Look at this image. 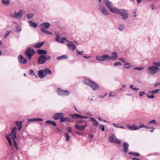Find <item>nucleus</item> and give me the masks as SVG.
I'll use <instances>...</instances> for the list:
<instances>
[{
	"label": "nucleus",
	"mask_w": 160,
	"mask_h": 160,
	"mask_svg": "<svg viewBox=\"0 0 160 160\" xmlns=\"http://www.w3.org/2000/svg\"><path fill=\"white\" fill-rule=\"evenodd\" d=\"M118 56L117 53L116 52H112L111 53V56L107 54L102 55V56L97 55L95 57L96 60L100 62L110 61L111 60H115L118 58Z\"/></svg>",
	"instance_id": "obj_1"
},
{
	"label": "nucleus",
	"mask_w": 160,
	"mask_h": 160,
	"mask_svg": "<svg viewBox=\"0 0 160 160\" xmlns=\"http://www.w3.org/2000/svg\"><path fill=\"white\" fill-rule=\"evenodd\" d=\"M82 82L84 84L90 87L93 91L97 90L99 88L98 84L94 82L89 79H84L82 81Z\"/></svg>",
	"instance_id": "obj_2"
},
{
	"label": "nucleus",
	"mask_w": 160,
	"mask_h": 160,
	"mask_svg": "<svg viewBox=\"0 0 160 160\" xmlns=\"http://www.w3.org/2000/svg\"><path fill=\"white\" fill-rule=\"evenodd\" d=\"M11 135H12V138L14 142V145L12 146V149L13 150L15 151V152L18 149L17 145L15 139H17V129L16 127H14L12 129Z\"/></svg>",
	"instance_id": "obj_3"
},
{
	"label": "nucleus",
	"mask_w": 160,
	"mask_h": 160,
	"mask_svg": "<svg viewBox=\"0 0 160 160\" xmlns=\"http://www.w3.org/2000/svg\"><path fill=\"white\" fill-rule=\"evenodd\" d=\"M87 126L86 122L82 120H78L76 122L75 126L76 129L79 130H84Z\"/></svg>",
	"instance_id": "obj_4"
},
{
	"label": "nucleus",
	"mask_w": 160,
	"mask_h": 160,
	"mask_svg": "<svg viewBox=\"0 0 160 160\" xmlns=\"http://www.w3.org/2000/svg\"><path fill=\"white\" fill-rule=\"evenodd\" d=\"M52 73L51 71L48 68H45L43 69L38 71V74L39 77L42 78L48 74H50Z\"/></svg>",
	"instance_id": "obj_5"
},
{
	"label": "nucleus",
	"mask_w": 160,
	"mask_h": 160,
	"mask_svg": "<svg viewBox=\"0 0 160 160\" xmlns=\"http://www.w3.org/2000/svg\"><path fill=\"white\" fill-rule=\"evenodd\" d=\"M51 58V57L50 56L48 55L45 56L43 55H41L38 58V63L39 64H42L46 62V61L49 60Z\"/></svg>",
	"instance_id": "obj_6"
},
{
	"label": "nucleus",
	"mask_w": 160,
	"mask_h": 160,
	"mask_svg": "<svg viewBox=\"0 0 160 160\" xmlns=\"http://www.w3.org/2000/svg\"><path fill=\"white\" fill-rule=\"evenodd\" d=\"M57 94L59 96H69L71 93L70 91L67 90H63L60 88L57 89Z\"/></svg>",
	"instance_id": "obj_7"
},
{
	"label": "nucleus",
	"mask_w": 160,
	"mask_h": 160,
	"mask_svg": "<svg viewBox=\"0 0 160 160\" xmlns=\"http://www.w3.org/2000/svg\"><path fill=\"white\" fill-rule=\"evenodd\" d=\"M98 6L99 10L104 15L106 16L109 14L107 10L102 3H99Z\"/></svg>",
	"instance_id": "obj_8"
},
{
	"label": "nucleus",
	"mask_w": 160,
	"mask_h": 160,
	"mask_svg": "<svg viewBox=\"0 0 160 160\" xmlns=\"http://www.w3.org/2000/svg\"><path fill=\"white\" fill-rule=\"evenodd\" d=\"M35 53V52L33 49L28 48H27L25 54L29 59H31L32 57Z\"/></svg>",
	"instance_id": "obj_9"
},
{
	"label": "nucleus",
	"mask_w": 160,
	"mask_h": 160,
	"mask_svg": "<svg viewBox=\"0 0 160 160\" xmlns=\"http://www.w3.org/2000/svg\"><path fill=\"white\" fill-rule=\"evenodd\" d=\"M118 14L121 15L122 16L123 19H126L128 17V11L125 9H119Z\"/></svg>",
	"instance_id": "obj_10"
},
{
	"label": "nucleus",
	"mask_w": 160,
	"mask_h": 160,
	"mask_svg": "<svg viewBox=\"0 0 160 160\" xmlns=\"http://www.w3.org/2000/svg\"><path fill=\"white\" fill-rule=\"evenodd\" d=\"M108 140L111 143H116L119 145L121 143V142L117 139L116 136L114 134L112 135L108 138Z\"/></svg>",
	"instance_id": "obj_11"
},
{
	"label": "nucleus",
	"mask_w": 160,
	"mask_h": 160,
	"mask_svg": "<svg viewBox=\"0 0 160 160\" xmlns=\"http://www.w3.org/2000/svg\"><path fill=\"white\" fill-rule=\"evenodd\" d=\"M147 72L149 74L152 75L157 72L155 67L153 64L152 66L149 67L148 68Z\"/></svg>",
	"instance_id": "obj_12"
},
{
	"label": "nucleus",
	"mask_w": 160,
	"mask_h": 160,
	"mask_svg": "<svg viewBox=\"0 0 160 160\" xmlns=\"http://www.w3.org/2000/svg\"><path fill=\"white\" fill-rule=\"evenodd\" d=\"M18 61L20 63L23 64H26L28 62L27 59L24 58L21 55H19L18 56Z\"/></svg>",
	"instance_id": "obj_13"
},
{
	"label": "nucleus",
	"mask_w": 160,
	"mask_h": 160,
	"mask_svg": "<svg viewBox=\"0 0 160 160\" xmlns=\"http://www.w3.org/2000/svg\"><path fill=\"white\" fill-rule=\"evenodd\" d=\"M64 114L63 113H56L54 114L52 117L53 118L54 120H58L59 119H61L62 116H64Z\"/></svg>",
	"instance_id": "obj_14"
},
{
	"label": "nucleus",
	"mask_w": 160,
	"mask_h": 160,
	"mask_svg": "<svg viewBox=\"0 0 160 160\" xmlns=\"http://www.w3.org/2000/svg\"><path fill=\"white\" fill-rule=\"evenodd\" d=\"M67 45L69 49L72 51H74L76 48L75 45L72 42H70L68 43L67 44Z\"/></svg>",
	"instance_id": "obj_15"
},
{
	"label": "nucleus",
	"mask_w": 160,
	"mask_h": 160,
	"mask_svg": "<svg viewBox=\"0 0 160 160\" xmlns=\"http://www.w3.org/2000/svg\"><path fill=\"white\" fill-rule=\"evenodd\" d=\"M103 2L109 10L113 6L112 3L108 0H103Z\"/></svg>",
	"instance_id": "obj_16"
},
{
	"label": "nucleus",
	"mask_w": 160,
	"mask_h": 160,
	"mask_svg": "<svg viewBox=\"0 0 160 160\" xmlns=\"http://www.w3.org/2000/svg\"><path fill=\"white\" fill-rule=\"evenodd\" d=\"M71 119L68 117H64L62 116L60 119V122H71Z\"/></svg>",
	"instance_id": "obj_17"
},
{
	"label": "nucleus",
	"mask_w": 160,
	"mask_h": 160,
	"mask_svg": "<svg viewBox=\"0 0 160 160\" xmlns=\"http://www.w3.org/2000/svg\"><path fill=\"white\" fill-rule=\"evenodd\" d=\"M41 28L48 29L50 26V24L48 22H46L41 23L40 24Z\"/></svg>",
	"instance_id": "obj_18"
},
{
	"label": "nucleus",
	"mask_w": 160,
	"mask_h": 160,
	"mask_svg": "<svg viewBox=\"0 0 160 160\" xmlns=\"http://www.w3.org/2000/svg\"><path fill=\"white\" fill-rule=\"evenodd\" d=\"M15 123L16 124L17 127L18 129V131L20 130L22 127V122L21 121H16L15 122Z\"/></svg>",
	"instance_id": "obj_19"
},
{
	"label": "nucleus",
	"mask_w": 160,
	"mask_h": 160,
	"mask_svg": "<svg viewBox=\"0 0 160 160\" xmlns=\"http://www.w3.org/2000/svg\"><path fill=\"white\" fill-rule=\"evenodd\" d=\"M153 64L154 65L157 72H160V62H153Z\"/></svg>",
	"instance_id": "obj_20"
},
{
	"label": "nucleus",
	"mask_w": 160,
	"mask_h": 160,
	"mask_svg": "<svg viewBox=\"0 0 160 160\" xmlns=\"http://www.w3.org/2000/svg\"><path fill=\"white\" fill-rule=\"evenodd\" d=\"M123 146L124 149L123 150V151L125 153H126L128 152L129 145L128 143L126 142H125L123 144Z\"/></svg>",
	"instance_id": "obj_21"
},
{
	"label": "nucleus",
	"mask_w": 160,
	"mask_h": 160,
	"mask_svg": "<svg viewBox=\"0 0 160 160\" xmlns=\"http://www.w3.org/2000/svg\"><path fill=\"white\" fill-rule=\"evenodd\" d=\"M109 10L111 12L116 14H118L119 11V9H118L116 8L113 7H112Z\"/></svg>",
	"instance_id": "obj_22"
},
{
	"label": "nucleus",
	"mask_w": 160,
	"mask_h": 160,
	"mask_svg": "<svg viewBox=\"0 0 160 160\" xmlns=\"http://www.w3.org/2000/svg\"><path fill=\"white\" fill-rule=\"evenodd\" d=\"M69 116L73 119H80L81 117V115L77 113L70 114Z\"/></svg>",
	"instance_id": "obj_23"
},
{
	"label": "nucleus",
	"mask_w": 160,
	"mask_h": 160,
	"mask_svg": "<svg viewBox=\"0 0 160 160\" xmlns=\"http://www.w3.org/2000/svg\"><path fill=\"white\" fill-rule=\"evenodd\" d=\"M90 120L93 122L92 125L94 126H97L98 125V121L94 118L90 117Z\"/></svg>",
	"instance_id": "obj_24"
},
{
	"label": "nucleus",
	"mask_w": 160,
	"mask_h": 160,
	"mask_svg": "<svg viewBox=\"0 0 160 160\" xmlns=\"http://www.w3.org/2000/svg\"><path fill=\"white\" fill-rule=\"evenodd\" d=\"M47 51L44 50L39 49L37 51V53L39 54H46L47 53Z\"/></svg>",
	"instance_id": "obj_25"
},
{
	"label": "nucleus",
	"mask_w": 160,
	"mask_h": 160,
	"mask_svg": "<svg viewBox=\"0 0 160 160\" xmlns=\"http://www.w3.org/2000/svg\"><path fill=\"white\" fill-rule=\"evenodd\" d=\"M118 29L120 31H123L125 29V25L123 24L119 25L118 26Z\"/></svg>",
	"instance_id": "obj_26"
},
{
	"label": "nucleus",
	"mask_w": 160,
	"mask_h": 160,
	"mask_svg": "<svg viewBox=\"0 0 160 160\" xmlns=\"http://www.w3.org/2000/svg\"><path fill=\"white\" fill-rule=\"evenodd\" d=\"M28 24L30 26L36 28L38 26V24L35 23L32 21H28Z\"/></svg>",
	"instance_id": "obj_27"
},
{
	"label": "nucleus",
	"mask_w": 160,
	"mask_h": 160,
	"mask_svg": "<svg viewBox=\"0 0 160 160\" xmlns=\"http://www.w3.org/2000/svg\"><path fill=\"white\" fill-rule=\"evenodd\" d=\"M68 58V56L67 55H63L62 56H61L59 57H58L56 58L57 60H60L63 59H66Z\"/></svg>",
	"instance_id": "obj_28"
},
{
	"label": "nucleus",
	"mask_w": 160,
	"mask_h": 160,
	"mask_svg": "<svg viewBox=\"0 0 160 160\" xmlns=\"http://www.w3.org/2000/svg\"><path fill=\"white\" fill-rule=\"evenodd\" d=\"M45 42H39L34 45V47L36 48H39L43 45Z\"/></svg>",
	"instance_id": "obj_29"
},
{
	"label": "nucleus",
	"mask_w": 160,
	"mask_h": 160,
	"mask_svg": "<svg viewBox=\"0 0 160 160\" xmlns=\"http://www.w3.org/2000/svg\"><path fill=\"white\" fill-rule=\"evenodd\" d=\"M10 1V0H2V2L4 5L8 6L9 4Z\"/></svg>",
	"instance_id": "obj_30"
},
{
	"label": "nucleus",
	"mask_w": 160,
	"mask_h": 160,
	"mask_svg": "<svg viewBox=\"0 0 160 160\" xmlns=\"http://www.w3.org/2000/svg\"><path fill=\"white\" fill-rule=\"evenodd\" d=\"M22 15V11L20 10V11L17 13V18L18 19H21V17Z\"/></svg>",
	"instance_id": "obj_31"
},
{
	"label": "nucleus",
	"mask_w": 160,
	"mask_h": 160,
	"mask_svg": "<svg viewBox=\"0 0 160 160\" xmlns=\"http://www.w3.org/2000/svg\"><path fill=\"white\" fill-rule=\"evenodd\" d=\"M43 120L42 118H34L33 119H30L28 120V122L32 121H42Z\"/></svg>",
	"instance_id": "obj_32"
},
{
	"label": "nucleus",
	"mask_w": 160,
	"mask_h": 160,
	"mask_svg": "<svg viewBox=\"0 0 160 160\" xmlns=\"http://www.w3.org/2000/svg\"><path fill=\"white\" fill-rule=\"evenodd\" d=\"M46 123L50 124L54 126H56V123L53 121H51V120H48L46 121Z\"/></svg>",
	"instance_id": "obj_33"
},
{
	"label": "nucleus",
	"mask_w": 160,
	"mask_h": 160,
	"mask_svg": "<svg viewBox=\"0 0 160 160\" xmlns=\"http://www.w3.org/2000/svg\"><path fill=\"white\" fill-rule=\"evenodd\" d=\"M128 154L132 155H134L135 156H140V154L139 153L136 152H131L128 153Z\"/></svg>",
	"instance_id": "obj_34"
},
{
	"label": "nucleus",
	"mask_w": 160,
	"mask_h": 160,
	"mask_svg": "<svg viewBox=\"0 0 160 160\" xmlns=\"http://www.w3.org/2000/svg\"><path fill=\"white\" fill-rule=\"evenodd\" d=\"M124 67L125 68L128 69L131 67L132 66L130 63L127 62L124 64Z\"/></svg>",
	"instance_id": "obj_35"
},
{
	"label": "nucleus",
	"mask_w": 160,
	"mask_h": 160,
	"mask_svg": "<svg viewBox=\"0 0 160 160\" xmlns=\"http://www.w3.org/2000/svg\"><path fill=\"white\" fill-rule=\"evenodd\" d=\"M116 93L114 91L111 92L109 94V97H113L116 96Z\"/></svg>",
	"instance_id": "obj_36"
},
{
	"label": "nucleus",
	"mask_w": 160,
	"mask_h": 160,
	"mask_svg": "<svg viewBox=\"0 0 160 160\" xmlns=\"http://www.w3.org/2000/svg\"><path fill=\"white\" fill-rule=\"evenodd\" d=\"M22 31L21 27L19 26H18L16 27V31L17 32H20Z\"/></svg>",
	"instance_id": "obj_37"
},
{
	"label": "nucleus",
	"mask_w": 160,
	"mask_h": 160,
	"mask_svg": "<svg viewBox=\"0 0 160 160\" xmlns=\"http://www.w3.org/2000/svg\"><path fill=\"white\" fill-rule=\"evenodd\" d=\"M148 124H152L153 125H157V123L156 122V120H151L148 123Z\"/></svg>",
	"instance_id": "obj_38"
},
{
	"label": "nucleus",
	"mask_w": 160,
	"mask_h": 160,
	"mask_svg": "<svg viewBox=\"0 0 160 160\" xmlns=\"http://www.w3.org/2000/svg\"><path fill=\"white\" fill-rule=\"evenodd\" d=\"M133 131L139 129V126H137L135 124H133L132 126Z\"/></svg>",
	"instance_id": "obj_39"
},
{
	"label": "nucleus",
	"mask_w": 160,
	"mask_h": 160,
	"mask_svg": "<svg viewBox=\"0 0 160 160\" xmlns=\"http://www.w3.org/2000/svg\"><path fill=\"white\" fill-rule=\"evenodd\" d=\"M65 135L66 140L67 141H69L70 138V136L67 132H65Z\"/></svg>",
	"instance_id": "obj_40"
},
{
	"label": "nucleus",
	"mask_w": 160,
	"mask_h": 160,
	"mask_svg": "<svg viewBox=\"0 0 160 160\" xmlns=\"http://www.w3.org/2000/svg\"><path fill=\"white\" fill-rule=\"evenodd\" d=\"M26 16L28 19H29L32 18L33 14L32 13H28L27 14Z\"/></svg>",
	"instance_id": "obj_41"
},
{
	"label": "nucleus",
	"mask_w": 160,
	"mask_h": 160,
	"mask_svg": "<svg viewBox=\"0 0 160 160\" xmlns=\"http://www.w3.org/2000/svg\"><path fill=\"white\" fill-rule=\"evenodd\" d=\"M56 38H55V40L58 42L60 43V37L59 35L58 34H56Z\"/></svg>",
	"instance_id": "obj_42"
},
{
	"label": "nucleus",
	"mask_w": 160,
	"mask_h": 160,
	"mask_svg": "<svg viewBox=\"0 0 160 160\" xmlns=\"http://www.w3.org/2000/svg\"><path fill=\"white\" fill-rule=\"evenodd\" d=\"M144 68V67H135L134 68V69L135 70H138L139 71H141Z\"/></svg>",
	"instance_id": "obj_43"
},
{
	"label": "nucleus",
	"mask_w": 160,
	"mask_h": 160,
	"mask_svg": "<svg viewBox=\"0 0 160 160\" xmlns=\"http://www.w3.org/2000/svg\"><path fill=\"white\" fill-rule=\"evenodd\" d=\"M11 32V30H7L6 31L4 36V38H7L8 37V35Z\"/></svg>",
	"instance_id": "obj_44"
},
{
	"label": "nucleus",
	"mask_w": 160,
	"mask_h": 160,
	"mask_svg": "<svg viewBox=\"0 0 160 160\" xmlns=\"http://www.w3.org/2000/svg\"><path fill=\"white\" fill-rule=\"evenodd\" d=\"M11 135V134H6V138L8 140V141L11 140V138L10 137V136Z\"/></svg>",
	"instance_id": "obj_45"
},
{
	"label": "nucleus",
	"mask_w": 160,
	"mask_h": 160,
	"mask_svg": "<svg viewBox=\"0 0 160 160\" xmlns=\"http://www.w3.org/2000/svg\"><path fill=\"white\" fill-rule=\"evenodd\" d=\"M113 65L114 67H116L117 66H121V62H116L114 63Z\"/></svg>",
	"instance_id": "obj_46"
},
{
	"label": "nucleus",
	"mask_w": 160,
	"mask_h": 160,
	"mask_svg": "<svg viewBox=\"0 0 160 160\" xmlns=\"http://www.w3.org/2000/svg\"><path fill=\"white\" fill-rule=\"evenodd\" d=\"M139 129L142 128H150V127H148L147 126H145L143 125H141L139 126Z\"/></svg>",
	"instance_id": "obj_47"
},
{
	"label": "nucleus",
	"mask_w": 160,
	"mask_h": 160,
	"mask_svg": "<svg viewBox=\"0 0 160 160\" xmlns=\"http://www.w3.org/2000/svg\"><path fill=\"white\" fill-rule=\"evenodd\" d=\"M65 41H68L67 40L66 38H65V37H63L62 38L61 40L60 41V43H64Z\"/></svg>",
	"instance_id": "obj_48"
},
{
	"label": "nucleus",
	"mask_w": 160,
	"mask_h": 160,
	"mask_svg": "<svg viewBox=\"0 0 160 160\" xmlns=\"http://www.w3.org/2000/svg\"><path fill=\"white\" fill-rule=\"evenodd\" d=\"M17 13L16 12H15L14 14H10V17H12V18H17Z\"/></svg>",
	"instance_id": "obj_49"
},
{
	"label": "nucleus",
	"mask_w": 160,
	"mask_h": 160,
	"mask_svg": "<svg viewBox=\"0 0 160 160\" xmlns=\"http://www.w3.org/2000/svg\"><path fill=\"white\" fill-rule=\"evenodd\" d=\"M99 127L102 131H103L105 130V127L103 125L100 124Z\"/></svg>",
	"instance_id": "obj_50"
},
{
	"label": "nucleus",
	"mask_w": 160,
	"mask_h": 160,
	"mask_svg": "<svg viewBox=\"0 0 160 160\" xmlns=\"http://www.w3.org/2000/svg\"><path fill=\"white\" fill-rule=\"evenodd\" d=\"M48 30H46L45 28H41V31L42 32L46 33Z\"/></svg>",
	"instance_id": "obj_51"
},
{
	"label": "nucleus",
	"mask_w": 160,
	"mask_h": 160,
	"mask_svg": "<svg viewBox=\"0 0 160 160\" xmlns=\"http://www.w3.org/2000/svg\"><path fill=\"white\" fill-rule=\"evenodd\" d=\"M160 90V89H156V90H152V94H156V93H157Z\"/></svg>",
	"instance_id": "obj_52"
},
{
	"label": "nucleus",
	"mask_w": 160,
	"mask_h": 160,
	"mask_svg": "<svg viewBox=\"0 0 160 160\" xmlns=\"http://www.w3.org/2000/svg\"><path fill=\"white\" fill-rule=\"evenodd\" d=\"M29 73L32 76L34 75L35 74L34 71L32 69H30L29 70Z\"/></svg>",
	"instance_id": "obj_53"
},
{
	"label": "nucleus",
	"mask_w": 160,
	"mask_h": 160,
	"mask_svg": "<svg viewBox=\"0 0 160 160\" xmlns=\"http://www.w3.org/2000/svg\"><path fill=\"white\" fill-rule=\"evenodd\" d=\"M127 126L129 130L133 131L132 126L128 124L127 125Z\"/></svg>",
	"instance_id": "obj_54"
},
{
	"label": "nucleus",
	"mask_w": 160,
	"mask_h": 160,
	"mask_svg": "<svg viewBox=\"0 0 160 160\" xmlns=\"http://www.w3.org/2000/svg\"><path fill=\"white\" fill-rule=\"evenodd\" d=\"M72 128L71 127H69L67 128V131L69 132H72Z\"/></svg>",
	"instance_id": "obj_55"
},
{
	"label": "nucleus",
	"mask_w": 160,
	"mask_h": 160,
	"mask_svg": "<svg viewBox=\"0 0 160 160\" xmlns=\"http://www.w3.org/2000/svg\"><path fill=\"white\" fill-rule=\"evenodd\" d=\"M139 96L140 97H142L143 96L144 94H145V92L144 91L140 92H139Z\"/></svg>",
	"instance_id": "obj_56"
},
{
	"label": "nucleus",
	"mask_w": 160,
	"mask_h": 160,
	"mask_svg": "<svg viewBox=\"0 0 160 160\" xmlns=\"http://www.w3.org/2000/svg\"><path fill=\"white\" fill-rule=\"evenodd\" d=\"M77 52L78 53V55H82L83 54L82 53L84 52V51H79L78 50H77Z\"/></svg>",
	"instance_id": "obj_57"
},
{
	"label": "nucleus",
	"mask_w": 160,
	"mask_h": 160,
	"mask_svg": "<svg viewBox=\"0 0 160 160\" xmlns=\"http://www.w3.org/2000/svg\"><path fill=\"white\" fill-rule=\"evenodd\" d=\"M118 59H119V61L121 62H123L124 63L126 62V61H125V60L122 58H119Z\"/></svg>",
	"instance_id": "obj_58"
},
{
	"label": "nucleus",
	"mask_w": 160,
	"mask_h": 160,
	"mask_svg": "<svg viewBox=\"0 0 160 160\" xmlns=\"http://www.w3.org/2000/svg\"><path fill=\"white\" fill-rule=\"evenodd\" d=\"M130 158L132 160H140V159L138 158L133 157L132 156L130 157Z\"/></svg>",
	"instance_id": "obj_59"
},
{
	"label": "nucleus",
	"mask_w": 160,
	"mask_h": 160,
	"mask_svg": "<svg viewBox=\"0 0 160 160\" xmlns=\"http://www.w3.org/2000/svg\"><path fill=\"white\" fill-rule=\"evenodd\" d=\"M86 115L91 116H92V114L90 111H88L86 112Z\"/></svg>",
	"instance_id": "obj_60"
},
{
	"label": "nucleus",
	"mask_w": 160,
	"mask_h": 160,
	"mask_svg": "<svg viewBox=\"0 0 160 160\" xmlns=\"http://www.w3.org/2000/svg\"><path fill=\"white\" fill-rule=\"evenodd\" d=\"M98 118L99 119V120L100 121H101L102 122H106V120H104V119L101 118L100 117H98Z\"/></svg>",
	"instance_id": "obj_61"
},
{
	"label": "nucleus",
	"mask_w": 160,
	"mask_h": 160,
	"mask_svg": "<svg viewBox=\"0 0 160 160\" xmlns=\"http://www.w3.org/2000/svg\"><path fill=\"white\" fill-rule=\"evenodd\" d=\"M160 83L158 82V83H155L154 84V87H157L159 86H160Z\"/></svg>",
	"instance_id": "obj_62"
},
{
	"label": "nucleus",
	"mask_w": 160,
	"mask_h": 160,
	"mask_svg": "<svg viewBox=\"0 0 160 160\" xmlns=\"http://www.w3.org/2000/svg\"><path fill=\"white\" fill-rule=\"evenodd\" d=\"M107 95V93H105V95H103V96H102V95H100L99 96V97L100 98H104Z\"/></svg>",
	"instance_id": "obj_63"
},
{
	"label": "nucleus",
	"mask_w": 160,
	"mask_h": 160,
	"mask_svg": "<svg viewBox=\"0 0 160 160\" xmlns=\"http://www.w3.org/2000/svg\"><path fill=\"white\" fill-rule=\"evenodd\" d=\"M88 118V117L86 116H82L81 115V117L80 118Z\"/></svg>",
	"instance_id": "obj_64"
}]
</instances>
